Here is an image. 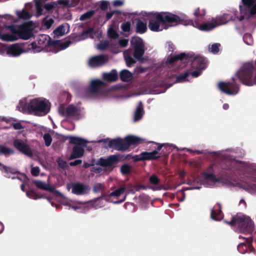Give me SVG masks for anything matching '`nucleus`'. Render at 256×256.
<instances>
[{
    "label": "nucleus",
    "instance_id": "1",
    "mask_svg": "<svg viewBox=\"0 0 256 256\" xmlns=\"http://www.w3.org/2000/svg\"><path fill=\"white\" fill-rule=\"evenodd\" d=\"M178 24L192 26L202 31L208 32L217 27L214 21L212 22H204L200 24L196 20L187 19L185 16H180L168 12H152L150 16L148 28L152 32H160L162 29L166 30L170 26Z\"/></svg>",
    "mask_w": 256,
    "mask_h": 256
},
{
    "label": "nucleus",
    "instance_id": "2",
    "mask_svg": "<svg viewBox=\"0 0 256 256\" xmlns=\"http://www.w3.org/2000/svg\"><path fill=\"white\" fill-rule=\"evenodd\" d=\"M74 34H71L67 38L64 42L60 40H53L47 34H40L37 38L38 44L34 42L28 44V50L34 52H40L42 50L57 53L60 51L66 48L72 43L70 39L74 40Z\"/></svg>",
    "mask_w": 256,
    "mask_h": 256
},
{
    "label": "nucleus",
    "instance_id": "3",
    "mask_svg": "<svg viewBox=\"0 0 256 256\" xmlns=\"http://www.w3.org/2000/svg\"><path fill=\"white\" fill-rule=\"evenodd\" d=\"M142 142V139L135 136L130 135L124 139L118 138L108 140V146L118 151L125 152L132 145Z\"/></svg>",
    "mask_w": 256,
    "mask_h": 256
},
{
    "label": "nucleus",
    "instance_id": "4",
    "mask_svg": "<svg viewBox=\"0 0 256 256\" xmlns=\"http://www.w3.org/2000/svg\"><path fill=\"white\" fill-rule=\"evenodd\" d=\"M192 55L182 52L178 54L172 56L168 58V63L170 64H173L174 62L180 60H186L187 61H191L192 68L196 70H204L206 67V60L202 56H196L193 59Z\"/></svg>",
    "mask_w": 256,
    "mask_h": 256
},
{
    "label": "nucleus",
    "instance_id": "5",
    "mask_svg": "<svg viewBox=\"0 0 256 256\" xmlns=\"http://www.w3.org/2000/svg\"><path fill=\"white\" fill-rule=\"evenodd\" d=\"M224 222L231 226H238L240 232L250 233L253 231L254 224L252 220L244 216H235L232 218L230 221Z\"/></svg>",
    "mask_w": 256,
    "mask_h": 256
},
{
    "label": "nucleus",
    "instance_id": "6",
    "mask_svg": "<svg viewBox=\"0 0 256 256\" xmlns=\"http://www.w3.org/2000/svg\"><path fill=\"white\" fill-rule=\"evenodd\" d=\"M29 113L42 116L46 114L50 110L48 102L45 100L36 98L30 100L27 106Z\"/></svg>",
    "mask_w": 256,
    "mask_h": 256
},
{
    "label": "nucleus",
    "instance_id": "7",
    "mask_svg": "<svg viewBox=\"0 0 256 256\" xmlns=\"http://www.w3.org/2000/svg\"><path fill=\"white\" fill-rule=\"evenodd\" d=\"M242 5H240V16L237 17L239 21H242L244 17L250 18L256 14V0H242Z\"/></svg>",
    "mask_w": 256,
    "mask_h": 256
},
{
    "label": "nucleus",
    "instance_id": "8",
    "mask_svg": "<svg viewBox=\"0 0 256 256\" xmlns=\"http://www.w3.org/2000/svg\"><path fill=\"white\" fill-rule=\"evenodd\" d=\"M232 82H220L218 84V88L224 93L228 95L236 94L239 90L238 85L235 82L234 78Z\"/></svg>",
    "mask_w": 256,
    "mask_h": 256
},
{
    "label": "nucleus",
    "instance_id": "9",
    "mask_svg": "<svg viewBox=\"0 0 256 256\" xmlns=\"http://www.w3.org/2000/svg\"><path fill=\"white\" fill-rule=\"evenodd\" d=\"M134 49L133 56L138 60H142L145 52V46L142 38H138L131 42Z\"/></svg>",
    "mask_w": 256,
    "mask_h": 256
},
{
    "label": "nucleus",
    "instance_id": "10",
    "mask_svg": "<svg viewBox=\"0 0 256 256\" xmlns=\"http://www.w3.org/2000/svg\"><path fill=\"white\" fill-rule=\"evenodd\" d=\"M34 24L32 22H28L20 25V32L18 38L23 40H28L33 36L32 30Z\"/></svg>",
    "mask_w": 256,
    "mask_h": 256
},
{
    "label": "nucleus",
    "instance_id": "11",
    "mask_svg": "<svg viewBox=\"0 0 256 256\" xmlns=\"http://www.w3.org/2000/svg\"><path fill=\"white\" fill-rule=\"evenodd\" d=\"M72 192L76 195H83L87 194L90 190V187L89 186L84 184L80 182H75L72 184ZM71 187V184H68L66 185L67 188L70 190Z\"/></svg>",
    "mask_w": 256,
    "mask_h": 256
},
{
    "label": "nucleus",
    "instance_id": "12",
    "mask_svg": "<svg viewBox=\"0 0 256 256\" xmlns=\"http://www.w3.org/2000/svg\"><path fill=\"white\" fill-rule=\"evenodd\" d=\"M118 163V156L116 154L110 155L106 158H100L98 160V164L102 167L110 168V170L114 168V165Z\"/></svg>",
    "mask_w": 256,
    "mask_h": 256
},
{
    "label": "nucleus",
    "instance_id": "13",
    "mask_svg": "<svg viewBox=\"0 0 256 256\" xmlns=\"http://www.w3.org/2000/svg\"><path fill=\"white\" fill-rule=\"evenodd\" d=\"M108 61V58L106 56L100 54L90 58L88 62V64L92 68L99 67L105 64Z\"/></svg>",
    "mask_w": 256,
    "mask_h": 256
},
{
    "label": "nucleus",
    "instance_id": "14",
    "mask_svg": "<svg viewBox=\"0 0 256 256\" xmlns=\"http://www.w3.org/2000/svg\"><path fill=\"white\" fill-rule=\"evenodd\" d=\"M238 17L236 14H234V16L230 14H224L222 15L213 18L212 21H214L216 26L225 24L230 20H234L236 18L238 19Z\"/></svg>",
    "mask_w": 256,
    "mask_h": 256
},
{
    "label": "nucleus",
    "instance_id": "15",
    "mask_svg": "<svg viewBox=\"0 0 256 256\" xmlns=\"http://www.w3.org/2000/svg\"><path fill=\"white\" fill-rule=\"evenodd\" d=\"M14 147L22 153L28 156H32V153L30 146L22 140L16 139L14 140Z\"/></svg>",
    "mask_w": 256,
    "mask_h": 256
},
{
    "label": "nucleus",
    "instance_id": "16",
    "mask_svg": "<svg viewBox=\"0 0 256 256\" xmlns=\"http://www.w3.org/2000/svg\"><path fill=\"white\" fill-rule=\"evenodd\" d=\"M104 82L100 80H94L91 81L88 88V92L92 94H97L100 92V88L104 85Z\"/></svg>",
    "mask_w": 256,
    "mask_h": 256
},
{
    "label": "nucleus",
    "instance_id": "17",
    "mask_svg": "<svg viewBox=\"0 0 256 256\" xmlns=\"http://www.w3.org/2000/svg\"><path fill=\"white\" fill-rule=\"evenodd\" d=\"M211 218L215 220H220L223 218L222 206L219 202L216 203L214 208L211 210Z\"/></svg>",
    "mask_w": 256,
    "mask_h": 256
},
{
    "label": "nucleus",
    "instance_id": "18",
    "mask_svg": "<svg viewBox=\"0 0 256 256\" xmlns=\"http://www.w3.org/2000/svg\"><path fill=\"white\" fill-rule=\"evenodd\" d=\"M24 52L18 44H14L9 46L6 50L8 54L13 56H19Z\"/></svg>",
    "mask_w": 256,
    "mask_h": 256
},
{
    "label": "nucleus",
    "instance_id": "19",
    "mask_svg": "<svg viewBox=\"0 0 256 256\" xmlns=\"http://www.w3.org/2000/svg\"><path fill=\"white\" fill-rule=\"evenodd\" d=\"M244 164L242 162L238 160H228L224 168L230 170H240L243 167Z\"/></svg>",
    "mask_w": 256,
    "mask_h": 256
},
{
    "label": "nucleus",
    "instance_id": "20",
    "mask_svg": "<svg viewBox=\"0 0 256 256\" xmlns=\"http://www.w3.org/2000/svg\"><path fill=\"white\" fill-rule=\"evenodd\" d=\"M84 150L82 146H75L72 148L69 160L80 158L84 156Z\"/></svg>",
    "mask_w": 256,
    "mask_h": 256
},
{
    "label": "nucleus",
    "instance_id": "21",
    "mask_svg": "<svg viewBox=\"0 0 256 256\" xmlns=\"http://www.w3.org/2000/svg\"><path fill=\"white\" fill-rule=\"evenodd\" d=\"M141 155L143 156L144 160H154L161 158L158 150H153L150 152H142Z\"/></svg>",
    "mask_w": 256,
    "mask_h": 256
},
{
    "label": "nucleus",
    "instance_id": "22",
    "mask_svg": "<svg viewBox=\"0 0 256 256\" xmlns=\"http://www.w3.org/2000/svg\"><path fill=\"white\" fill-rule=\"evenodd\" d=\"M66 139L70 140V143L76 144V146H82V147H86V144L88 142L85 139L75 136H68Z\"/></svg>",
    "mask_w": 256,
    "mask_h": 256
},
{
    "label": "nucleus",
    "instance_id": "23",
    "mask_svg": "<svg viewBox=\"0 0 256 256\" xmlns=\"http://www.w3.org/2000/svg\"><path fill=\"white\" fill-rule=\"evenodd\" d=\"M212 166L213 164H212L207 168L206 172H204L202 174V176L204 180H208L214 182H218L220 181L219 178H216L215 174L212 173H208L212 172Z\"/></svg>",
    "mask_w": 256,
    "mask_h": 256
},
{
    "label": "nucleus",
    "instance_id": "24",
    "mask_svg": "<svg viewBox=\"0 0 256 256\" xmlns=\"http://www.w3.org/2000/svg\"><path fill=\"white\" fill-rule=\"evenodd\" d=\"M103 78L106 82H115L118 80V74L116 70H112L109 73H104L103 75Z\"/></svg>",
    "mask_w": 256,
    "mask_h": 256
},
{
    "label": "nucleus",
    "instance_id": "25",
    "mask_svg": "<svg viewBox=\"0 0 256 256\" xmlns=\"http://www.w3.org/2000/svg\"><path fill=\"white\" fill-rule=\"evenodd\" d=\"M147 30L146 23L138 20L136 23V32L138 34H142L145 33Z\"/></svg>",
    "mask_w": 256,
    "mask_h": 256
},
{
    "label": "nucleus",
    "instance_id": "26",
    "mask_svg": "<svg viewBox=\"0 0 256 256\" xmlns=\"http://www.w3.org/2000/svg\"><path fill=\"white\" fill-rule=\"evenodd\" d=\"M68 24H62L57 27L53 32L54 34V38H58L64 36L66 32V28H68Z\"/></svg>",
    "mask_w": 256,
    "mask_h": 256
},
{
    "label": "nucleus",
    "instance_id": "27",
    "mask_svg": "<svg viewBox=\"0 0 256 256\" xmlns=\"http://www.w3.org/2000/svg\"><path fill=\"white\" fill-rule=\"evenodd\" d=\"M144 112L143 105L142 102H140L134 112V120L138 121L140 120L142 117Z\"/></svg>",
    "mask_w": 256,
    "mask_h": 256
},
{
    "label": "nucleus",
    "instance_id": "28",
    "mask_svg": "<svg viewBox=\"0 0 256 256\" xmlns=\"http://www.w3.org/2000/svg\"><path fill=\"white\" fill-rule=\"evenodd\" d=\"M132 74L127 70H123L120 73V77L122 81L129 82L132 78Z\"/></svg>",
    "mask_w": 256,
    "mask_h": 256
},
{
    "label": "nucleus",
    "instance_id": "29",
    "mask_svg": "<svg viewBox=\"0 0 256 256\" xmlns=\"http://www.w3.org/2000/svg\"><path fill=\"white\" fill-rule=\"evenodd\" d=\"M0 170L4 172L6 174V176L8 178L10 177L9 174H16L18 172L14 168L7 166L2 164H0Z\"/></svg>",
    "mask_w": 256,
    "mask_h": 256
},
{
    "label": "nucleus",
    "instance_id": "30",
    "mask_svg": "<svg viewBox=\"0 0 256 256\" xmlns=\"http://www.w3.org/2000/svg\"><path fill=\"white\" fill-rule=\"evenodd\" d=\"M0 39L5 42H14L18 38L16 36L10 34H2L0 32Z\"/></svg>",
    "mask_w": 256,
    "mask_h": 256
},
{
    "label": "nucleus",
    "instance_id": "31",
    "mask_svg": "<svg viewBox=\"0 0 256 256\" xmlns=\"http://www.w3.org/2000/svg\"><path fill=\"white\" fill-rule=\"evenodd\" d=\"M240 187L242 188L244 190L251 192L252 191H256V178L254 182L252 184L242 183L240 184Z\"/></svg>",
    "mask_w": 256,
    "mask_h": 256
},
{
    "label": "nucleus",
    "instance_id": "32",
    "mask_svg": "<svg viewBox=\"0 0 256 256\" xmlns=\"http://www.w3.org/2000/svg\"><path fill=\"white\" fill-rule=\"evenodd\" d=\"M78 108L74 105L68 106L66 110V116L70 117L76 116L78 113Z\"/></svg>",
    "mask_w": 256,
    "mask_h": 256
},
{
    "label": "nucleus",
    "instance_id": "33",
    "mask_svg": "<svg viewBox=\"0 0 256 256\" xmlns=\"http://www.w3.org/2000/svg\"><path fill=\"white\" fill-rule=\"evenodd\" d=\"M14 153V150L3 144H0V155H12Z\"/></svg>",
    "mask_w": 256,
    "mask_h": 256
},
{
    "label": "nucleus",
    "instance_id": "34",
    "mask_svg": "<svg viewBox=\"0 0 256 256\" xmlns=\"http://www.w3.org/2000/svg\"><path fill=\"white\" fill-rule=\"evenodd\" d=\"M124 56L127 66L131 67L136 62V60L127 52L124 53Z\"/></svg>",
    "mask_w": 256,
    "mask_h": 256
},
{
    "label": "nucleus",
    "instance_id": "35",
    "mask_svg": "<svg viewBox=\"0 0 256 256\" xmlns=\"http://www.w3.org/2000/svg\"><path fill=\"white\" fill-rule=\"evenodd\" d=\"M173 146H174L172 144H164V148L162 149L161 152H159V154L161 156V157L162 156H167L172 152V148Z\"/></svg>",
    "mask_w": 256,
    "mask_h": 256
},
{
    "label": "nucleus",
    "instance_id": "36",
    "mask_svg": "<svg viewBox=\"0 0 256 256\" xmlns=\"http://www.w3.org/2000/svg\"><path fill=\"white\" fill-rule=\"evenodd\" d=\"M17 16L20 19L28 20L30 18V15L26 10L24 9L22 11H18L16 12Z\"/></svg>",
    "mask_w": 256,
    "mask_h": 256
},
{
    "label": "nucleus",
    "instance_id": "37",
    "mask_svg": "<svg viewBox=\"0 0 256 256\" xmlns=\"http://www.w3.org/2000/svg\"><path fill=\"white\" fill-rule=\"evenodd\" d=\"M94 14L95 11L94 10H88L80 16V20L83 21L89 19L91 18Z\"/></svg>",
    "mask_w": 256,
    "mask_h": 256
},
{
    "label": "nucleus",
    "instance_id": "38",
    "mask_svg": "<svg viewBox=\"0 0 256 256\" xmlns=\"http://www.w3.org/2000/svg\"><path fill=\"white\" fill-rule=\"evenodd\" d=\"M190 75V72H188V70L183 74H181L176 77V82H183L187 81L186 79L188 76Z\"/></svg>",
    "mask_w": 256,
    "mask_h": 256
},
{
    "label": "nucleus",
    "instance_id": "39",
    "mask_svg": "<svg viewBox=\"0 0 256 256\" xmlns=\"http://www.w3.org/2000/svg\"><path fill=\"white\" fill-rule=\"evenodd\" d=\"M126 190L125 187H120L118 188V189L114 190L112 192L110 193V196H118L124 193Z\"/></svg>",
    "mask_w": 256,
    "mask_h": 256
},
{
    "label": "nucleus",
    "instance_id": "40",
    "mask_svg": "<svg viewBox=\"0 0 256 256\" xmlns=\"http://www.w3.org/2000/svg\"><path fill=\"white\" fill-rule=\"evenodd\" d=\"M120 171L122 175H128L131 172V167L128 164H122L120 167Z\"/></svg>",
    "mask_w": 256,
    "mask_h": 256
},
{
    "label": "nucleus",
    "instance_id": "41",
    "mask_svg": "<svg viewBox=\"0 0 256 256\" xmlns=\"http://www.w3.org/2000/svg\"><path fill=\"white\" fill-rule=\"evenodd\" d=\"M244 42L248 45L251 46L253 44V38L252 35L250 33H246L243 36Z\"/></svg>",
    "mask_w": 256,
    "mask_h": 256
},
{
    "label": "nucleus",
    "instance_id": "42",
    "mask_svg": "<svg viewBox=\"0 0 256 256\" xmlns=\"http://www.w3.org/2000/svg\"><path fill=\"white\" fill-rule=\"evenodd\" d=\"M206 14L205 10H200L199 8H196L194 12V15L196 18H202Z\"/></svg>",
    "mask_w": 256,
    "mask_h": 256
},
{
    "label": "nucleus",
    "instance_id": "43",
    "mask_svg": "<svg viewBox=\"0 0 256 256\" xmlns=\"http://www.w3.org/2000/svg\"><path fill=\"white\" fill-rule=\"evenodd\" d=\"M108 36L112 39H116L118 37V34L116 30L112 27L108 28Z\"/></svg>",
    "mask_w": 256,
    "mask_h": 256
},
{
    "label": "nucleus",
    "instance_id": "44",
    "mask_svg": "<svg viewBox=\"0 0 256 256\" xmlns=\"http://www.w3.org/2000/svg\"><path fill=\"white\" fill-rule=\"evenodd\" d=\"M149 182L154 185H158L160 183V179L155 174L151 175L149 178Z\"/></svg>",
    "mask_w": 256,
    "mask_h": 256
},
{
    "label": "nucleus",
    "instance_id": "45",
    "mask_svg": "<svg viewBox=\"0 0 256 256\" xmlns=\"http://www.w3.org/2000/svg\"><path fill=\"white\" fill-rule=\"evenodd\" d=\"M26 194L28 197L34 200H37L38 198H42V196H40L36 192L33 190L26 192Z\"/></svg>",
    "mask_w": 256,
    "mask_h": 256
},
{
    "label": "nucleus",
    "instance_id": "46",
    "mask_svg": "<svg viewBox=\"0 0 256 256\" xmlns=\"http://www.w3.org/2000/svg\"><path fill=\"white\" fill-rule=\"evenodd\" d=\"M45 145L49 146L52 142V138L49 133H45L43 136Z\"/></svg>",
    "mask_w": 256,
    "mask_h": 256
},
{
    "label": "nucleus",
    "instance_id": "47",
    "mask_svg": "<svg viewBox=\"0 0 256 256\" xmlns=\"http://www.w3.org/2000/svg\"><path fill=\"white\" fill-rule=\"evenodd\" d=\"M10 30L12 32V34L16 36L18 38L20 32V25L18 26V27H16L14 26H10Z\"/></svg>",
    "mask_w": 256,
    "mask_h": 256
},
{
    "label": "nucleus",
    "instance_id": "48",
    "mask_svg": "<svg viewBox=\"0 0 256 256\" xmlns=\"http://www.w3.org/2000/svg\"><path fill=\"white\" fill-rule=\"evenodd\" d=\"M109 42L108 40L100 41L98 45V48L101 50H106L109 46Z\"/></svg>",
    "mask_w": 256,
    "mask_h": 256
},
{
    "label": "nucleus",
    "instance_id": "49",
    "mask_svg": "<svg viewBox=\"0 0 256 256\" xmlns=\"http://www.w3.org/2000/svg\"><path fill=\"white\" fill-rule=\"evenodd\" d=\"M36 13L38 15H42V14L43 8L42 5L40 0H37L36 2Z\"/></svg>",
    "mask_w": 256,
    "mask_h": 256
},
{
    "label": "nucleus",
    "instance_id": "50",
    "mask_svg": "<svg viewBox=\"0 0 256 256\" xmlns=\"http://www.w3.org/2000/svg\"><path fill=\"white\" fill-rule=\"evenodd\" d=\"M131 24L130 22H126L121 25V28L124 32H129L130 30Z\"/></svg>",
    "mask_w": 256,
    "mask_h": 256
},
{
    "label": "nucleus",
    "instance_id": "51",
    "mask_svg": "<svg viewBox=\"0 0 256 256\" xmlns=\"http://www.w3.org/2000/svg\"><path fill=\"white\" fill-rule=\"evenodd\" d=\"M220 44L218 43H216L211 46L210 51L214 54H216L218 52Z\"/></svg>",
    "mask_w": 256,
    "mask_h": 256
},
{
    "label": "nucleus",
    "instance_id": "52",
    "mask_svg": "<svg viewBox=\"0 0 256 256\" xmlns=\"http://www.w3.org/2000/svg\"><path fill=\"white\" fill-rule=\"evenodd\" d=\"M34 184L35 186L40 189L44 190L46 188V184L40 180H34Z\"/></svg>",
    "mask_w": 256,
    "mask_h": 256
},
{
    "label": "nucleus",
    "instance_id": "53",
    "mask_svg": "<svg viewBox=\"0 0 256 256\" xmlns=\"http://www.w3.org/2000/svg\"><path fill=\"white\" fill-rule=\"evenodd\" d=\"M202 70H196L194 71H192L191 69H188V72H190V75L191 74L193 77L196 78L200 75Z\"/></svg>",
    "mask_w": 256,
    "mask_h": 256
},
{
    "label": "nucleus",
    "instance_id": "54",
    "mask_svg": "<svg viewBox=\"0 0 256 256\" xmlns=\"http://www.w3.org/2000/svg\"><path fill=\"white\" fill-rule=\"evenodd\" d=\"M54 22V20L50 18L44 22V26L48 29L50 28Z\"/></svg>",
    "mask_w": 256,
    "mask_h": 256
},
{
    "label": "nucleus",
    "instance_id": "55",
    "mask_svg": "<svg viewBox=\"0 0 256 256\" xmlns=\"http://www.w3.org/2000/svg\"><path fill=\"white\" fill-rule=\"evenodd\" d=\"M57 162L58 166L60 168H65L67 167L66 162L62 158H58L57 160Z\"/></svg>",
    "mask_w": 256,
    "mask_h": 256
},
{
    "label": "nucleus",
    "instance_id": "56",
    "mask_svg": "<svg viewBox=\"0 0 256 256\" xmlns=\"http://www.w3.org/2000/svg\"><path fill=\"white\" fill-rule=\"evenodd\" d=\"M40 170L38 166L33 167L31 169V174L34 176L39 175Z\"/></svg>",
    "mask_w": 256,
    "mask_h": 256
},
{
    "label": "nucleus",
    "instance_id": "57",
    "mask_svg": "<svg viewBox=\"0 0 256 256\" xmlns=\"http://www.w3.org/2000/svg\"><path fill=\"white\" fill-rule=\"evenodd\" d=\"M108 2L105 0H102L100 2V8L102 10H106L108 8Z\"/></svg>",
    "mask_w": 256,
    "mask_h": 256
},
{
    "label": "nucleus",
    "instance_id": "58",
    "mask_svg": "<svg viewBox=\"0 0 256 256\" xmlns=\"http://www.w3.org/2000/svg\"><path fill=\"white\" fill-rule=\"evenodd\" d=\"M94 30V28L92 27H90L86 29V30H84L82 32V34L81 35L82 36H86L88 34H92Z\"/></svg>",
    "mask_w": 256,
    "mask_h": 256
},
{
    "label": "nucleus",
    "instance_id": "59",
    "mask_svg": "<svg viewBox=\"0 0 256 256\" xmlns=\"http://www.w3.org/2000/svg\"><path fill=\"white\" fill-rule=\"evenodd\" d=\"M118 13H120V12L118 10H113L110 12H108L106 15V20H110L114 14Z\"/></svg>",
    "mask_w": 256,
    "mask_h": 256
},
{
    "label": "nucleus",
    "instance_id": "60",
    "mask_svg": "<svg viewBox=\"0 0 256 256\" xmlns=\"http://www.w3.org/2000/svg\"><path fill=\"white\" fill-rule=\"evenodd\" d=\"M11 126L14 128V130H19L24 128L20 122L12 123Z\"/></svg>",
    "mask_w": 256,
    "mask_h": 256
},
{
    "label": "nucleus",
    "instance_id": "61",
    "mask_svg": "<svg viewBox=\"0 0 256 256\" xmlns=\"http://www.w3.org/2000/svg\"><path fill=\"white\" fill-rule=\"evenodd\" d=\"M44 8L48 11H50L56 7L55 4H44Z\"/></svg>",
    "mask_w": 256,
    "mask_h": 256
},
{
    "label": "nucleus",
    "instance_id": "62",
    "mask_svg": "<svg viewBox=\"0 0 256 256\" xmlns=\"http://www.w3.org/2000/svg\"><path fill=\"white\" fill-rule=\"evenodd\" d=\"M132 158H133L134 162H136L138 161H144L143 156L141 155V153L140 154V155L132 156Z\"/></svg>",
    "mask_w": 256,
    "mask_h": 256
},
{
    "label": "nucleus",
    "instance_id": "63",
    "mask_svg": "<svg viewBox=\"0 0 256 256\" xmlns=\"http://www.w3.org/2000/svg\"><path fill=\"white\" fill-rule=\"evenodd\" d=\"M118 44L121 47H126L128 44V40L125 38L120 40L118 42Z\"/></svg>",
    "mask_w": 256,
    "mask_h": 256
},
{
    "label": "nucleus",
    "instance_id": "64",
    "mask_svg": "<svg viewBox=\"0 0 256 256\" xmlns=\"http://www.w3.org/2000/svg\"><path fill=\"white\" fill-rule=\"evenodd\" d=\"M66 110L64 107L61 105L58 108L60 114L62 116H66Z\"/></svg>",
    "mask_w": 256,
    "mask_h": 256
}]
</instances>
